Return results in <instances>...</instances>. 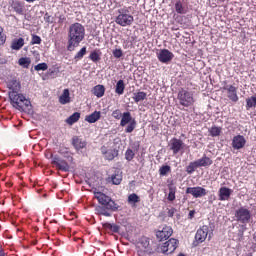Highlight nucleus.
<instances>
[{"mask_svg":"<svg viewBox=\"0 0 256 256\" xmlns=\"http://www.w3.org/2000/svg\"><path fill=\"white\" fill-rule=\"evenodd\" d=\"M83 39H85V26L79 22L71 24L68 29L67 50L73 51L77 49Z\"/></svg>","mask_w":256,"mask_h":256,"instance_id":"1","label":"nucleus"},{"mask_svg":"<svg viewBox=\"0 0 256 256\" xmlns=\"http://www.w3.org/2000/svg\"><path fill=\"white\" fill-rule=\"evenodd\" d=\"M9 99L12 107L14 109H17V111H23V112H28L33 109V106L31 105V100L29 98L25 97L22 93H17L15 92L9 93Z\"/></svg>","mask_w":256,"mask_h":256,"instance_id":"2","label":"nucleus"},{"mask_svg":"<svg viewBox=\"0 0 256 256\" xmlns=\"http://www.w3.org/2000/svg\"><path fill=\"white\" fill-rule=\"evenodd\" d=\"M129 7L124 6L123 8L118 9V15L115 18V23L120 25V27H131L135 18L129 12Z\"/></svg>","mask_w":256,"mask_h":256,"instance_id":"3","label":"nucleus"},{"mask_svg":"<svg viewBox=\"0 0 256 256\" xmlns=\"http://www.w3.org/2000/svg\"><path fill=\"white\" fill-rule=\"evenodd\" d=\"M177 99L182 107H193L196 101L195 92L186 88H180L178 91Z\"/></svg>","mask_w":256,"mask_h":256,"instance_id":"4","label":"nucleus"},{"mask_svg":"<svg viewBox=\"0 0 256 256\" xmlns=\"http://www.w3.org/2000/svg\"><path fill=\"white\" fill-rule=\"evenodd\" d=\"M94 197L97 199L98 203L103 207H106V209H110V211H119V204L105 193L94 191Z\"/></svg>","mask_w":256,"mask_h":256,"instance_id":"5","label":"nucleus"},{"mask_svg":"<svg viewBox=\"0 0 256 256\" xmlns=\"http://www.w3.org/2000/svg\"><path fill=\"white\" fill-rule=\"evenodd\" d=\"M125 133H133L137 127V120L131 116V112H124L121 117L120 127H125Z\"/></svg>","mask_w":256,"mask_h":256,"instance_id":"6","label":"nucleus"},{"mask_svg":"<svg viewBox=\"0 0 256 256\" xmlns=\"http://www.w3.org/2000/svg\"><path fill=\"white\" fill-rule=\"evenodd\" d=\"M234 217L237 223H242V225H247V223H250L251 218L253 216L251 214V210H249L245 206H241L240 208L235 210Z\"/></svg>","mask_w":256,"mask_h":256,"instance_id":"7","label":"nucleus"},{"mask_svg":"<svg viewBox=\"0 0 256 256\" xmlns=\"http://www.w3.org/2000/svg\"><path fill=\"white\" fill-rule=\"evenodd\" d=\"M177 247H179V240L171 238L161 246L160 250L161 253H164L165 255H170L171 253H174Z\"/></svg>","mask_w":256,"mask_h":256,"instance_id":"8","label":"nucleus"},{"mask_svg":"<svg viewBox=\"0 0 256 256\" xmlns=\"http://www.w3.org/2000/svg\"><path fill=\"white\" fill-rule=\"evenodd\" d=\"M51 164L53 165V167L58 169V171H63L64 173L69 172V170L71 169V166H69V163H67L64 159L59 157V155H55L53 157Z\"/></svg>","mask_w":256,"mask_h":256,"instance_id":"9","label":"nucleus"},{"mask_svg":"<svg viewBox=\"0 0 256 256\" xmlns=\"http://www.w3.org/2000/svg\"><path fill=\"white\" fill-rule=\"evenodd\" d=\"M175 58V54L169 51L168 49H160L157 53V59L160 63H164L165 65H169L171 61Z\"/></svg>","mask_w":256,"mask_h":256,"instance_id":"10","label":"nucleus"},{"mask_svg":"<svg viewBox=\"0 0 256 256\" xmlns=\"http://www.w3.org/2000/svg\"><path fill=\"white\" fill-rule=\"evenodd\" d=\"M173 235V228L171 226L162 225L159 227V230L156 232V237L159 241H164L169 239Z\"/></svg>","mask_w":256,"mask_h":256,"instance_id":"11","label":"nucleus"},{"mask_svg":"<svg viewBox=\"0 0 256 256\" xmlns=\"http://www.w3.org/2000/svg\"><path fill=\"white\" fill-rule=\"evenodd\" d=\"M186 194L192 195L194 199H201V197H205V195H207V190L201 186L188 187L186 188Z\"/></svg>","mask_w":256,"mask_h":256,"instance_id":"12","label":"nucleus"},{"mask_svg":"<svg viewBox=\"0 0 256 256\" xmlns=\"http://www.w3.org/2000/svg\"><path fill=\"white\" fill-rule=\"evenodd\" d=\"M170 151H172L173 155H177L180 151L185 149V143L183 140L178 138H172L169 143Z\"/></svg>","mask_w":256,"mask_h":256,"instance_id":"13","label":"nucleus"},{"mask_svg":"<svg viewBox=\"0 0 256 256\" xmlns=\"http://www.w3.org/2000/svg\"><path fill=\"white\" fill-rule=\"evenodd\" d=\"M224 91L227 93V97L233 103H237L239 101V95H237V87L233 85H226L223 87Z\"/></svg>","mask_w":256,"mask_h":256,"instance_id":"14","label":"nucleus"},{"mask_svg":"<svg viewBox=\"0 0 256 256\" xmlns=\"http://www.w3.org/2000/svg\"><path fill=\"white\" fill-rule=\"evenodd\" d=\"M208 235H209V226L203 225L197 230L195 234V240L197 241V243H204Z\"/></svg>","mask_w":256,"mask_h":256,"instance_id":"15","label":"nucleus"},{"mask_svg":"<svg viewBox=\"0 0 256 256\" xmlns=\"http://www.w3.org/2000/svg\"><path fill=\"white\" fill-rule=\"evenodd\" d=\"M233 193V190L231 188L228 187H221L218 190V199L219 201H229V199H231V195Z\"/></svg>","mask_w":256,"mask_h":256,"instance_id":"16","label":"nucleus"},{"mask_svg":"<svg viewBox=\"0 0 256 256\" xmlns=\"http://www.w3.org/2000/svg\"><path fill=\"white\" fill-rule=\"evenodd\" d=\"M246 143H247V140L243 135H236L232 139V147L233 149H236V150L243 149Z\"/></svg>","mask_w":256,"mask_h":256,"instance_id":"17","label":"nucleus"},{"mask_svg":"<svg viewBox=\"0 0 256 256\" xmlns=\"http://www.w3.org/2000/svg\"><path fill=\"white\" fill-rule=\"evenodd\" d=\"M6 85L9 89V93H19L21 91V82L17 81V79L8 80Z\"/></svg>","mask_w":256,"mask_h":256,"instance_id":"18","label":"nucleus"},{"mask_svg":"<svg viewBox=\"0 0 256 256\" xmlns=\"http://www.w3.org/2000/svg\"><path fill=\"white\" fill-rule=\"evenodd\" d=\"M72 145H74L76 151H81L87 147V142L77 136L72 138Z\"/></svg>","mask_w":256,"mask_h":256,"instance_id":"19","label":"nucleus"},{"mask_svg":"<svg viewBox=\"0 0 256 256\" xmlns=\"http://www.w3.org/2000/svg\"><path fill=\"white\" fill-rule=\"evenodd\" d=\"M196 163L198 164V167H211V165H213V160L204 154L200 159L196 160Z\"/></svg>","mask_w":256,"mask_h":256,"instance_id":"20","label":"nucleus"},{"mask_svg":"<svg viewBox=\"0 0 256 256\" xmlns=\"http://www.w3.org/2000/svg\"><path fill=\"white\" fill-rule=\"evenodd\" d=\"M101 119V111H94L92 114L85 117L87 123H97Z\"/></svg>","mask_w":256,"mask_h":256,"instance_id":"21","label":"nucleus"},{"mask_svg":"<svg viewBox=\"0 0 256 256\" xmlns=\"http://www.w3.org/2000/svg\"><path fill=\"white\" fill-rule=\"evenodd\" d=\"M92 93L93 95H95V97H97L98 99H101V97L105 95V86L101 84L94 86L92 89Z\"/></svg>","mask_w":256,"mask_h":256,"instance_id":"22","label":"nucleus"},{"mask_svg":"<svg viewBox=\"0 0 256 256\" xmlns=\"http://www.w3.org/2000/svg\"><path fill=\"white\" fill-rule=\"evenodd\" d=\"M59 103L61 105H67V103H71V96L69 93V89H64L62 95L59 97Z\"/></svg>","mask_w":256,"mask_h":256,"instance_id":"23","label":"nucleus"},{"mask_svg":"<svg viewBox=\"0 0 256 256\" xmlns=\"http://www.w3.org/2000/svg\"><path fill=\"white\" fill-rule=\"evenodd\" d=\"M59 155L64 157V159H68L70 163H73V153L69 151V148H60L58 150Z\"/></svg>","mask_w":256,"mask_h":256,"instance_id":"24","label":"nucleus"},{"mask_svg":"<svg viewBox=\"0 0 256 256\" xmlns=\"http://www.w3.org/2000/svg\"><path fill=\"white\" fill-rule=\"evenodd\" d=\"M95 211L97 215H103V217H111V209H107L105 206H96Z\"/></svg>","mask_w":256,"mask_h":256,"instance_id":"25","label":"nucleus"},{"mask_svg":"<svg viewBox=\"0 0 256 256\" xmlns=\"http://www.w3.org/2000/svg\"><path fill=\"white\" fill-rule=\"evenodd\" d=\"M132 99L135 103H141V101H145V99H147V93L143 91L134 92Z\"/></svg>","mask_w":256,"mask_h":256,"instance_id":"26","label":"nucleus"},{"mask_svg":"<svg viewBox=\"0 0 256 256\" xmlns=\"http://www.w3.org/2000/svg\"><path fill=\"white\" fill-rule=\"evenodd\" d=\"M111 181L113 185H121V182L123 181V175L121 174V171L117 170L114 174H112Z\"/></svg>","mask_w":256,"mask_h":256,"instance_id":"27","label":"nucleus"},{"mask_svg":"<svg viewBox=\"0 0 256 256\" xmlns=\"http://www.w3.org/2000/svg\"><path fill=\"white\" fill-rule=\"evenodd\" d=\"M25 45V39L19 38L12 41L11 48L14 51H19Z\"/></svg>","mask_w":256,"mask_h":256,"instance_id":"28","label":"nucleus"},{"mask_svg":"<svg viewBox=\"0 0 256 256\" xmlns=\"http://www.w3.org/2000/svg\"><path fill=\"white\" fill-rule=\"evenodd\" d=\"M79 119H81V113L74 112L72 115H70L66 119V123H67V125H74V123H77V121H79Z\"/></svg>","mask_w":256,"mask_h":256,"instance_id":"29","label":"nucleus"},{"mask_svg":"<svg viewBox=\"0 0 256 256\" xmlns=\"http://www.w3.org/2000/svg\"><path fill=\"white\" fill-rule=\"evenodd\" d=\"M103 226L105 227V229L112 231V233H119V231H121V226L114 223L106 222Z\"/></svg>","mask_w":256,"mask_h":256,"instance_id":"30","label":"nucleus"},{"mask_svg":"<svg viewBox=\"0 0 256 256\" xmlns=\"http://www.w3.org/2000/svg\"><path fill=\"white\" fill-rule=\"evenodd\" d=\"M89 59L93 61V63H98V61H101V50H94L90 53Z\"/></svg>","mask_w":256,"mask_h":256,"instance_id":"31","label":"nucleus"},{"mask_svg":"<svg viewBox=\"0 0 256 256\" xmlns=\"http://www.w3.org/2000/svg\"><path fill=\"white\" fill-rule=\"evenodd\" d=\"M196 169H199V164H197V160L189 163V165L186 167V173H188V175H193Z\"/></svg>","mask_w":256,"mask_h":256,"instance_id":"32","label":"nucleus"},{"mask_svg":"<svg viewBox=\"0 0 256 256\" xmlns=\"http://www.w3.org/2000/svg\"><path fill=\"white\" fill-rule=\"evenodd\" d=\"M115 93L117 95H123L125 93V82L123 80H119L116 83Z\"/></svg>","mask_w":256,"mask_h":256,"instance_id":"33","label":"nucleus"},{"mask_svg":"<svg viewBox=\"0 0 256 256\" xmlns=\"http://www.w3.org/2000/svg\"><path fill=\"white\" fill-rule=\"evenodd\" d=\"M18 65L23 67L24 69H29V65H31V58L22 57L18 60Z\"/></svg>","mask_w":256,"mask_h":256,"instance_id":"34","label":"nucleus"},{"mask_svg":"<svg viewBox=\"0 0 256 256\" xmlns=\"http://www.w3.org/2000/svg\"><path fill=\"white\" fill-rule=\"evenodd\" d=\"M117 155H119L117 150H107L104 156L108 161H113Z\"/></svg>","mask_w":256,"mask_h":256,"instance_id":"35","label":"nucleus"},{"mask_svg":"<svg viewBox=\"0 0 256 256\" xmlns=\"http://www.w3.org/2000/svg\"><path fill=\"white\" fill-rule=\"evenodd\" d=\"M253 107H256V97L251 96L250 98L246 99V110L249 111V109H253Z\"/></svg>","mask_w":256,"mask_h":256,"instance_id":"36","label":"nucleus"},{"mask_svg":"<svg viewBox=\"0 0 256 256\" xmlns=\"http://www.w3.org/2000/svg\"><path fill=\"white\" fill-rule=\"evenodd\" d=\"M87 55V47H82L74 56L75 61H81Z\"/></svg>","mask_w":256,"mask_h":256,"instance_id":"37","label":"nucleus"},{"mask_svg":"<svg viewBox=\"0 0 256 256\" xmlns=\"http://www.w3.org/2000/svg\"><path fill=\"white\" fill-rule=\"evenodd\" d=\"M12 9L17 13L18 15H23V5L19 2H14L12 4Z\"/></svg>","mask_w":256,"mask_h":256,"instance_id":"38","label":"nucleus"},{"mask_svg":"<svg viewBox=\"0 0 256 256\" xmlns=\"http://www.w3.org/2000/svg\"><path fill=\"white\" fill-rule=\"evenodd\" d=\"M168 173H171V166L163 165L162 167L159 168V175L161 177L167 176Z\"/></svg>","mask_w":256,"mask_h":256,"instance_id":"39","label":"nucleus"},{"mask_svg":"<svg viewBox=\"0 0 256 256\" xmlns=\"http://www.w3.org/2000/svg\"><path fill=\"white\" fill-rule=\"evenodd\" d=\"M139 201H141V199L139 198V195L132 193L128 196V203L130 205H135V203H139Z\"/></svg>","mask_w":256,"mask_h":256,"instance_id":"40","label":"nucleus"},{"mask_svg":"<svg viewBox=\"0 0 256 256\" xmlns=\"http://www.w3.org/2000/svg\"><path fill=\"white\" fill-rule=\"evenodd\" d=\"M175 10L176 13H179L180 15H185V7H183V3L181 1H178L175 3Z\"/></svg>","mask_w":256,"mask_h":256,"instance_id":"41","label":"nucleus"},{"mask_svg":"<svg viewBox=\"0 0 256 256\" xmlns=\"http://www.w3.org/2000/svg\"><path fill=\"white\" fill-rule=\"evenodd\" d=\"M209 133L212 137H219L221 135V128L214 126L209 130Z\"/></svg>","mask_w":256,"mask_h":256,"instance_id":"42","label":"nucleus"},{"mask_svg":"<svg viewBox=\"0 0 256 256\" xmlns=\"http://www.w3.org/2000/svg\"><path fill=\"white\" fill-rule=\"evenodd\" d=\"M34 69L35 71H47V69H49V66L47 65V63L42 62L34 66Z\"/></svg>","mask_w":256,"mask_h":256,"instance_id":"43","label":"nucleus"},{"mask_svg":"<svg viewBox=\"0 0 256 256\" xmlns=\"http://www.w3.org/2000/svg\"><path fill=\"white\" fill-rule=\"evenodd\" d=\"M125 159L126 161H131L132 159H135V152L131 150V148H128L125 152Z\"/></svg>","mask_w":256,"mask_h":256,"instance_id":"44","label":"nucleus"},{"mask_svg":"<svg viewBox=\"0 0 256 256\" xmlns=\"http://www.w3.org/2000/svg\"><path fill=\"white\" fill-rule=\"evenodd\" d=\"M175 193H177V188L170 187L168 193V201H175Z\"/></svg>","mask_w":256,"mask_h":256,"instance_id":"45","label":"nucleus"},{"mask_svg":"<svg viewBox=\"0 0 256 256\" xmlns=\"http://www.w3.org/2000/svg\"><path fill=\"white\" fill-rule=\"evenodd\" d=\"M112 55L113 57H115V59H121V57L123 56V50L120 48H116L112 51Z\"/></svg>","mask_w":256,"mask_h":256,"instance_id":"46","label":"nucleus"},{"mask_svg":"<svg viewBox=\"0 0 256 256\" xmlns=\"http://www.w3.org/2000/svg\"><path fill=\"white\" fill-rule=\"evenodd\" d=\"M4 29L0 26V46L5 45V42L7 41V35L3 33Z\"/></svg>","mask_w":256,"mask_h":256,"instance_id":"47","label":"nucleus"},{"mask_svg":"<svg viewBox=\"0 0 256 256\" xmlns=\"http://www.w3.org/2000/svg\"><path fill=\"white\" fill-rule=\"evenodd\" d=\"M31 44L32 45H41V37L38 36V35L33 34Z\"/></svg>","mask_w":256,"mask_h":256,"instance_id":"48","label":"nucleus"},{"mask_svg":"<svg viewBox=\"0 0 256 256\" xmlns=\"http://www.w3.org/2000/svg\"><path fill=\"white\" fill-rule=\"evenodd\" d=\"M112 117H113L114 119L119 120V119H121V117H123V114L121 113V110L116 109V110H114V111L112 112Z\"/></svg>","mask_w":256,"mask_h":256,"instance_id":"49","label":"nucleus"},{"mask_svg":"<svg viewBox=\"0 0 256 256\" xmlns=\"http://www.w3.org/2000/svg\"><path fill=\"white\" fill-rule=\"evenodd\" d=\"M44 21L46 23H53V17H51V15H49V13L46 12L44 15Z\"/></svg>","mask_w":256,"mask_h":256,"instance_id":"50","label":"nucleus"},{"mask_svg":"<svg viewBox=\"0 0 256 256\" xmlns=\"http://www.w3.org/2000/svg\"><path fill=\"white\" fill-rule=\"evenodd\" d=\"M66 20H67V18H65V15H60V16H59L58 23H60L61 25H63V23H65Z\"/></svg>","mask_w":256,"mask_h":256,"instance_id":"51","label":"nucleus"},{"mask_svg":"<svg viewBox=\"0 0 256 256\" xmlns=\"http://www.w3.org/2000/svg\"><path fill=\"white\" fill-rule=\"evenodd\" d=\"M45 157L46 159H51V161H53V158L55 157V155H53V153L51 152H48V153H45Z\"/></svg>","mask_w":256,"mask_h":256,"instance_id":"52","label":"nucleus"},{"mask_svg":"<svg viewBox=\"0 0 256 256\" xmlns=\"http://www.w3.org/2000/svg\"><path fill=\"white\" fill-rule=\"evenodd\" d=\"M195 217V210H191L188 214V219H193Z\"/></svg>","mask_w":256,"mask_h":256,"instance_id":"53","label":"nucleus"},{"mask_svg":"<svg viewBox=\"0 0 256 256\" xmlns=\"http://www.w3.org/2000/svg\"><path fill=\"white\" fill-rule=\"evenodd\" d=\"M107 151V148L105 147V146H103L102 148H101V153H102V155H105V152Z\"/></svg>","mask_w":256,"mask_h":256,"instance_id":"54","label":"nucleus"},{"mask_svg":"<svg viewBox=\"0 0 256 256\" xmlns=\"http://www.w3.org/2000/svg\"><path fill=\"white\" fill-rule=\"evenodd\" d=\"M168 213H169V214H168V215H169V217H173V213H174V212H173V210H169V212H168Z\"/></svg>","mask_w":256,"mask_h":256,"instance_id":"55","label":"nucleus"},{"mask_svg":"<svg viewBox=\"0 0 256 256\" xmlns=\"http://www.w3.org/2000/svg\"><path fill=\"white\" fill-rule=\"evenodd\" d=\"M27 3H34L35 0H25Z\"/></svg>","mask_w":256,"mask_h":256,"instance_id":"56","label":"nucleus"},{"mask_svg":"<svg viewBox=\"0 0 256 256\" xmlns=\"http://www.w3.org/2000/svg\"><path fill=\"white\" fill-rule=\"evenodd\" d=\"M148 246H149V242L146 241V242H145V248H147Z\"/></svg>","mask_w":256,"mask_h":256,"instance_id":"57","label":"nucleus"}]
</instances>
